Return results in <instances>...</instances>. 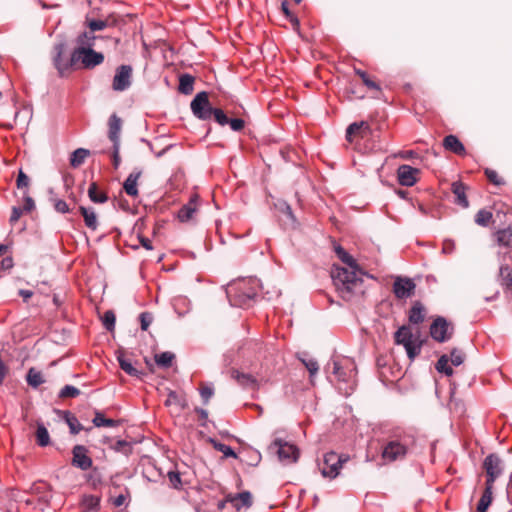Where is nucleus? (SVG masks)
I'll return each mask as SVG.
<instances>
[{"label":"nucleus","mask_w":512,"mask_h":512,"mask_svg":"<svg viewBox=\"0 0 512 512\" xmlns=\"http://www.w3.org/2000/svg\"><path fill=\"white\" fill-rule=\"evenodd\" d=\"M8 367L4 363V361L0 358V385H2L4 379L6 378V375L8 373Z\"/></svg>","instance_id":"nucleus-63"},{"label":"nucleus","mask_w":512,"mask_h":512,"mask_svg":"<svg viewBox=\"0 0 512 512\" xmlns=\"http://www.w3.org/2000/svg\"><path fill=\"white\" fill-rule=\"evenodd\" d=\"M260 281L256 278L241 279L230 283L226 289L227 298L232 306L244 307L256 297Z\"/></svg>","instance_id":"nucleus-3"},{"label":"nucleus","mask_w":512,"mask_h":512,"mask_svg":"<svg viewBox=\"0 0 512 512\" xmlns=\"http://www.w3.org/2000/svg\"><path fill=\"white\" fill-rule=\"evenodd\" d=\"M142 172L140 170L133 171L128 175L123 184V189L127 195L136 197L138 195L137 182Z\"/></svg>","instance_id":"nucleus-18"},{"label":"nucleus","mask_w":512,"mask_h":512,"mask_svg":"<svg viewBox=\"0 0 512 512\" xmlns=\"http://www.w3.org/2000/svg\"><path fill=\"white\" fill-rule=\"evenodd\" d=\"M281 9H282L283 13H284V14H285L289 19H290V21H291L293 24H296V25H298V24H299L298 19H297L296 17H294V16L291 14V12H290V10H289V8H288V3H287V1L282 2V4H281Z\"/></svg>","instance_id":"nucleus-62"},{"label":"nucleus","mask_w":512,"mask_h":512,"mask_svg":"<svg viewBox=\"0 0 512 512\" xmlns=\"http://www.w3.org/2000/svg\"><path fill=\"white\" fill-rule=\"evenodd\" d=\"M29 177L22 171V169L19 170L18 177L16 180V185L18 189L27 188L29 186Z\"/></svg>","instance_id":"nucleus-52"},{"label":"nucleus","mask_w":512,"mask_h":512,"mask_svg":"<svg viewBox=\"0 0 512 512\" xmlns=\"http://www.w3.org/2000/svg\"><path fill=\"white\" fill-rule=\"evenodd\" d=\"M214 394V388L211 385H205L200 389V395L204 404H207Z\"/></svg>","instance_id":"nucleus-51"},{"label":"nucleus","mask_w":512,"mask_h":512,"mask_svg":"<svg viewBox=\"0 0 512 512\" xmlns=\"http://www.w3.org/2000/svg\"><path fill=\"white\" fill-rule=\"evenodd\" d=\"M0 267L4 270H8L13 267V259L11 257H6L1 260Z\"/></svg>","instance_id":"nucleus-64"},{"label":"nucleus","mask_w":512,"mask_h":512,"mask_svg":"<svg viewBox=\"0 0 512 512\" xmlns=\"http://www.w3.org/2000/svg\"><path fill=\"white\" fill-rule=\"evenodd\" d=\"M348 460V457L338 455L335 452H329L324 455L323 463L320 466L321 474L324 477L335 478L338 474L344 462Z\"/></svg>","instance_id":"nucleus-6"},{"label":"nucleus","mask_w":512,"mask_h":512,"mask_svg":"<svg viewBox=\"0 0 512 512\" xmlns=\"http://www.w3.org/2000/svg\"><path fill=\"white\" fill-rule=\"evenodd\" d=\"M132 67L130 65H120L113 77L112 88L114 91L122 92L127 90L132 83Z\"/></svg>","instance_id":"nucleus-13"},{"label":"nucleus","mask_w":512,"mask_h":512,"mask_svg":"<svg viewBox=\"0 0 512 512\" xmlns=\"http://www.w3.org/2000/svg\"><path fill=\"white\" fill-rule=\"evenodd\" d=\"M231 501L234 503V507L239 510L242 507H250L252 505V495L248 491L238 493Z\"/></svg>","instance_id":"nucleus-27"},{"label":"nucleus","mask_w":512,"mask_h":512,"mask_svg":"<svg viewBox=\"0 0 512 512\" xmlns=\"http://www.w3.org/2000/svg\"><path fill=\"white\" fill-rule=\"evenodd\" d=\"M121 124V119L116 114L110 116L108 136L113 144L120 143Z\"/></svg>","instance_id":"nucleus-21"},{"label":"nucleus","mask_w":512,"mask_h":512,"mask_svg":"<svg viewBox=\"0 0 512 512\" xmlns=\"http://www.w3.org/2000/svg\"><path fill=\"white\" fill-rule=\"evenodd\" d=\"M418 173L417 168L410 165H401L397 170L398 181L402 186L411 187L417 182L416 175Z\"/></svg>","instance_id":"nucleus-16"},{"label":"nucleus","mask_w":512,"mask_h":512,"mask_svg":"<svg viewBox=\"0 0 512 512\" xmlns=\"http://www.w3.org/2000/svg\"><path fill=\"white\" fill-rule=\"evenodd\" d=\"M194 86V77L190 74H183L179 78V92L188 95L193 91Z\"/></svg>","instance_id":"nucleus-28"},{"label":"nucleus","mask_w":512,"mask_h":512,"mask_svg":"<svg viewBox=\"0 0 512 512\" xmlns=\"http://www.w3.org/2000/svg\"><path fill=\"white\" fill-rule=\"evenodd\" d=\"M23 212L24 211L22 208L14 206L12 208L11 216L9 219L10 223L11 224L16 223L19 220V218L21 217V215L23 214Z\"/></svg>","instance_id":"nucleus-61"},{"label":"nucleus","mask_w":512,"mask_h":512,"mask_svg":"<svg viewBox=\"0 0 512 512\" xmlns=\"http://www.w3.org/2000/svg\"><path fill=\"white\" fill-rule=\"evenodd\" d=\"M491 219H492V213L485 209L479 210L475 216V222L478 225L484 226V227L489 224Z\"/></svg>","instance_id":"nucleus-42"},{"label":"nucleus","mask_w":512,"mask_h":512,"mask_svg":"<svg viewBox=\"0 0 512 512\" xmlns=\"http://www.w3.org/2000/svg\"><path fill=\"white\" fill-rule=\"evenodd\" d=\"M87 25L90 29V34L93 35V32L101 31L109 26L108 20H98V19H88Z\"/></svg>","instance_id":"nucleus-41"},{"label":"nucleus","mask_w":512,"mask_h":512,"mask_svg":"<svg viewBox=\"0 0 512 512\" xmlns=\"http://www.w3.org/2000/svg\"><path fill=\"white\" fill-rule=\"evenodd\" d=\"M416 285L412 279L397 276L393 283V293L398 299L411 297L415 292Z\"/></svg>","instance_id":"nucleus-14"},{"label":"nucleus","mask_w":512,"mask_h":512,"mask_svg":"<svg viewBox=\"0 0 512 512\" xmlns=\"http://www.w3.org/2000/svg\"><path fill=\"white\" fill-rule=\"evenodd\" d=\"M355 73L362 79L363 83L369 88V89H373V90H377L379 91L380 90V86L374 82L373 80H371L368 76V74L363 71V70H360V69H355Z\"/></svg>","instance_id":"nucleus-43"},{"label":"nucleus","mask_w":512,"mask_h":512,"mask_svg":"<svg viewBox=\"0 0 512 512\" xmlns=\"http://www.w3.org/2000/svg\"><path fill=\"white\" fill-rule=\"evenodd\" d=\"M66 422L72 434H78L82 430V425L78 419L70 413H67Z\"/></svg>","instance_id":"nucleus-44"},{"label":"nucleus","mask_w":512,"mask_h":512,"mask_svg":"<svg viewBox=\"0 0 512 512\" xmlns=\"http://www.w3.org/2000/svg\"><path fill=\"white\" fill-rule=\"evenodd\" d=\"M119 150H120V143L113 144V165L114 168L117 169L120 165V156H119Z\"/></svg>","instance_id":"nucleus-60"},{"label":"nucleus","mask_w":512,"mask_h":512,"mask_svg":"<svg viewBox=\"0 0 512 512\" xmlns=\"http://www.w3.org/2000/svg\"><path fill=\"white\" fill-rule=\"evenodd\" d=\"M483 468L486 472L485 485L494 486V482L504 471V463L496 454H489L483 461Z\"/></svg>","instance_id":"nucleus-9"},{"label":"nucleus","mask_w":512,"mask_h":512,"mask_svg":"<svg viewBox=\"0 0 512 512\" xmlns=\"http://www.w3.org/2000/svg\"><path fill=\"white\" fill-rule=\"evenodd\" d=\"M298 358L307 368L310 374V378L312 379L318 373V362L315 359L308 357L306 353H302L301 355L298 356Z\"/></svg>","instance_id":"nucleus-30"},{"label":"nucleus","mask_w":512,"mask_h":512,"mask_svg":"<svg viewBox=\"0 0 512 512\" xmlns=\"http://www.w3.org/2000/svg\"><path fill=\"white\" fill-rule=\"evenodd\" d=\"M395 343L405 348L408 358L413 361L421 352L422 342L409 326H401L394 334Z\"/></svg>","instance_id":"nucleus-5"},{"label":"nucleus","mask_w":512,"mask_h":512,"mask_svg":"<svg viewBox=\"0 0 512 512\" xmlns=\"http://www.w3.org/2000/svg\"><path fill=\"white\" fill-rule=\"evenodd\" d=\"M36 441L41 447H46L50 443L49 432L42 423L37 424Z\"/></svg>","instance_id":"nucleus-34"},{"label":"nucleus","mask_w":512,"mask_h":512,"mask_svg":"<svg viewBox=\"0 0 512 512\" xmlns=\"http://www.w3.org/2000/svg\"><path fill=\"white\" fill-rule=\"evenodd\" d=\"M337 257L347 265L346 268L334 266L331 272L333 283L342 299L349 301L362 288L365 273L359 268L357 261L341 246L335 247Z\"/></svg>","instance_id":"nucleus-1"},{"label":"nucleus","mask_w":512,"mask_h":512,"mask_svg":"<svg viewBox=\"0 0 512 512\" xmlns=\"http://www.w3.org/2000/svg\"><path fill=\"white\" fill-rule=\"evenodd\" d=\"M92 422L96 427H116L120 424L118 420L105 418L104 414L100 411L95 412Z\"/></svg>","instance_id":"nucleus-29"},{"label":"nucleus","mask_w":512,"mask_h":512,"mask_svg":"<svg viewBox=\"0 0 512 512\" xmlns=\"http://www.w3.org/2000/svg\"><path fill=\"white\" fill-rule=\"evenodd\" d=\"M408 452L406 443L400 440H391L386 443L382 450V458L385 461L393 462L403 459Z\"/></svg>","instance_id":"nucleus-11"},{"label":"nucleus","mask_w":512,"mask_h":512,"mask_svg":"<svg viewBox=\"0 0 512 512\" xmlns=\"http://www.w3.org/2000/svg\"><path fill=\"white\" fill-rule=\"evenodd\" d=\"M65 47L66 45L63 42L57 43L53 47V64L62 77L65 76L72 67L76 66V62L71 61L72 53L69 56L64 55Z\"/></svg>","instance_id":"nucleus-8"},{"label":"nucleus","mask_w":512,"mask_h":512,"mask_svg":"<svg viewBox=\"0 0 512 512\" xmlns=\"http://www.w3.org/2000/svg\"><path fill=\"white\" fill-rule=\"evenodd\" d=\"M154 358L158 366L162 368H169L172 365L175 355L172 352L166 351L156 354Z\"/></svg>","instance_id":"nucleus-36"},{"label":"nucleus","mask_w":512,"mask_h":512,"mask_svg":"<svg viewBox=\"0 0 512 512\" xmlns=\"http://www.w3.org/2000/svg\"><path fill=\"white\" fill-rule=\"evenodd\" d=\"M26 381L28 385L33 388H37L45 382L43 374L35 368H30L28 370Z\"/></svg>","instance_id":"nucleus-31"},{"label":"nucleus","mask_w":512,"mask_h":512,"mask_svg":"<svg viewBox=\"0 0 512 512\" xmlns=\"http://www.w3.org/2000/svg\"><path fill=\"white\" fill-rule=\"evenodd\" d=\"M168 479L173 488H176V489L180 488L182 482H181L180 474L178 472H175V471L168 472Z\"/></svg>","instance_id":"nucleus-56"},{"label":"nucleus","mask_w":512,"mask_h":512,"mask_svg":"<svg viewBox=\"0 0 512 512\" xmlns=\"http://www.w3.org/2000/svg\"><path fill=\"white\" fill-rule=\"evenodd\" d=\"M73 459L72 464L83 470L86 471L92 467V459L88 456V450L83 445H76L74 446L72 450Z\"/></svg>","instance_id":"nucleus-15"},{"label":"nucleus","mask_w":512,"mask_h":512,"mask_svg":"<svg viewBox=\"0 0 512 512\" xmlns=\"http://www.w3.org/2000/svg\"><path fill=\"white\" fill-rule=\"evenodd\" d=\"M496 238L499 245L512 246V228L508 227L497 231Z\"/></svg>","instance_id":"nucleus-35"},{"label":"nucleus","mask_w":512,"mask_h":512,"mask_svg":"<svg viewBox=\"0 0 512 512\" xmlns=\"http://www.w3.org/2000/svg\"><path fill=\"white\" fill-rule=\"evenodd\" d=\"M424 320V308L421 303L416 302L409 312V321L412 324H420Z\"/></svg>","instance_id":"nucleus-32"},{"label":"nucleus","mask_w":512,"mask_h":512,"mask_svg":"<svg viewBox=\"0 0 512 512\" xmlns=\"http://www.w3.org/2000/svg\"><path fill=\"white\" fill-rule=\"evenodd\" d=\"M456 250V243L454 240L452 239H445L443 241V245H442V253L443 254H447V255H450V254H453Z\"/></svg>","instance_id":"nucleus-53"},{"label":"nucleus","mask_w":512,"mask_h":512,"mask_svg":"<svg viewBox=\"0 0 512 512\" xmlns=\"http://www.w3.org/2000/svg\"><path fill=\"white\" fill-rule=\"evenodd\" d=\"M485 175L487 176V178L489 179L490 182H492L493 184H495L497 186L504 184V181L502 180V178H500L498 176L497 172L492 169L487 168L485 170Z\"/></svg>","instance_id":"nucleus-54"},{"label":"nucleus","mask_w":512,"mask_h":512,"mask_svg":"<svg viewBox=\"0 0 512 512\" xmlns=\"http://www.w3.org/2000/svg\"><path fill=\"white\" fill-rule=\"evenodd\" d=\"M362 125H363V122H361L360 124L356 123V122L350 124L346 129V139L351 142L352 135L357 133L360 130Z\"/></svg>","instance_id":"nucleus-57"},{"label":"nucleus","mask_w":512,"mask_h":512,"mask_svg":"<svg viewBox=\"0 0 512 512\" xmlns=\"http://www.w3.org/2000/svg\"><path fill=\"white\" fill-rule=\"evenodd\" d=\"M464 358H465V355L461 350L454 348L451 351L450 361L454 366L461 365L464 362Z\"/></svg>","instance_id":"nucleus-47"},{"label":"nucleus","mask_w":512,"mask_h":512,"mask_svg":"<svg viewBox=\"0 0 512 512\" xmlns=\"http://www.w3.org/2000/svg\"><path fill=\"white\" fill-rule=\"evenodd\" d=\"M197 200L198 196L195 195L191 197L190 201L179 210L178 219L181 222H187L193 218V215L197 210Z\"/></svg>","instance_id":"nucleus-19"},{"label":"nucleus","mask_w":512,"mask_h":512,"mask_svg":"<svg viewBox=\"0 0 512 512\" xmlns=\"http://www.w3.org/2000/svg\"><path fill=\"white\" fill-rule=\"evenodd\" d=\"M231 377L235 379L237 383L245 389L256 390L258 388L257 379L249 373H243L238 370H232Z\"/></svg>","instance_id":"nucleus-17"},{"label":"nucleus","mask_w":512,"mask_h":512,"mask_svg":"<svg viewBox=\"0 0 512 512\" xmlns=\"http://www.w3.org/2000/svg\"><path fill=\"white\" fill-rule=\"evenodd\" d=\"M79 211L84 218L85 225L95 231L98 228L97 215L93 208H86L84 206L79 207Z\"/></svg>","instance_id":"nucleus-23"},{"label":"nucleus","mask_w":512,"mask_h":512,"mask_svg":"<svg viewBox=\"0 0 512 512\" xmlns=\"http://www.w3.org/2000/svg\"><path fill=\"white\" fill-rule=\"evenodd\" d=\"M277 207L282 213H284L291 220L292 223H296V218L293 214L291 206L288 203L279 202Z\"/></svg>","instance_id":"nucleus-50"},{"label":"nucleus","mask_w":512,"mask_h":512,"mask_svg":"<svg viewBox=\"0 0 512 512\" xmlns=\"http://www.w3.org/2000/svg\"><path fill=\"white\" fill-rule=\"evenodd\" d=\"M100 507V498L94 495H85L81 501L82 512H98Z\"/></svg>","instance_id":"nucleus-24"},{"label":"nucleus","mask_w":512,"mask_h":512,"mask_svg":"<svg viewBox=\"0 0 512 512\" xmlns=\"http://www.w3.org/2000/svg\"><path fill=\"white\" fill-rule=\"evenodd\" d=\"M329 372L332 369V374L335 376L339 383H344L347 386L344 388V393L349 395L355 386L356 367L350 359L332 360L326 367ZM339 390H343L341 386Z\"/></svg>","instance_id":"nucleus-4"},{"label":"nucleus","mask_w":512,"mask_h":512,"mask_svg":"<svg viewBox=\"0 0 512 512\" xmlns=\"http://www.w3.org/2000/svg\"><path fill=\"white\" fill-rule=\"evenodd\" d=\"M81 394V391L72 385H65L60 391H59V398L65 399V398H76Z\"/></svg>","instance_id":"nucleus-40"},{"label":"nucleus","mask_w":512,"mask_h":512,"mask_svg":"<svg viewBox=\"0 0 512 512\" xmlns=\"http://www.w3.org/2000/svg\"><path fill=\"white\" fill-rule=\"evenodd\" d=\"M139 318H140V323H141V329L146 331L148 329L149 325L152 323V320H153L152 314H150L148 312H143L140 314Z\"/></svg>","instance_id":"nucleus-55"},{"label":"nucleus","mask_w":512,"mask_h":512,"mask_svg":"<svg viewBox=\"0 0 512 512\" xmlns=\"http://www.w3.org/2000/svg\"><path fill=\"white\" fill-rule=\"evenodd\" d=\"M117 360L119 362V365L123 371H125L130 376H137L138 370L133 367L130 360L126 359L123 354H119L117 356Z\"/></svg>","instance_id":"nucleus-38"},{"label":"nucleus","mask_w":512,"mask_h":512,"mask_svg":"<svg viewBox=\"0 0 512 512\" xmlns=\"http://www.w3.org/2000/svg\"><path fill=\"white\" fill-rule=\"evenodd\" d=\"M90 154L89 150L87 149H84V148H78L76 149L72 154H71V157H70V165L74 168H77L79 166H81L86 157Z\"/></svg>","instance_id":"nucleus-33"},{"label":"nucleus","mask_w":512,"mask_h":512,"mask_svg":"<svg viewBox=\"0 0 512 512\" xmlns=\"http://www.w3.org/2000/svg\"><path fill=\"white\" fill-rule=\"evenodd\" d=\"M493 487L494 486L485 485L484 492L477 504V512H486L489 508L493 499Z\"/></svg>","instance_id":"nucleus-25"},{"label":"nucleus","mask_w":512,"mask_h":512,"mask_svg":"<svg viewBox=\"0 0 512 512\" xmlns=\"http://www.w3.org/2000/svg\"><path fill=\"white\" fill-rule=\"evenodd\" d=\"M270 449L275 451L279 460L285 463H294L299 457V451L295 445L280 439H276Z\"/></svg>","instance_id":"nucleus-10"},{"label":"nucleus","mask_w":512,"mask_h":512,"mask_svg":"<svg viewBox=\"0 0 512 512\" xmlns=\"http://www.w3.org/2000/svg\"><path fill=\"white\" fill-rule=\"evenodd\" d=\"M191 111L200 120L211 118L214 108L211 106L208 94L205 91L196 94L190 104Z\"/></svg>","instance_id":"nucleus-7"},{"label":"nucleus","mask_w":512,"mask_h":512,"mask_svg":"<svg viewBox=\"0 0 512 512\" xmlns=\"http://www.w3.org/2000/svg\"><path fill=\"white\" fill-rule=\"evenodd\" d=\"M212 115L214 116L215 121L219 125L225 126L228 124L229 118L227 117L223 110L219 108H214Z\"/></svg>","instance_id":"nucleus-49"},{"label":"nucleus","mask_w":512,"mask_h":512,"mask_svg":"<svg viewBox=\"0 0 512 512\" xmlns=\"http://www.w3.org/2000/svg\"><path fill=\"white\" fill-rule=\"evenodd\" d=\"M212 442L214 444V448L217 451L222 452L225 457H234V458L237 457L236 453L234 452V450L232 449L231 446L226 445L224 443L216 442V441H212Z\"/></svg>","instance_id":"nucleus-45"},{"label":"nucleus","mask_w":512,"mask_h":512,"mask_svg":"<svg viewBox=\"0 0 512 512\" xmlns=\"http://www.w3.org/2000/svg\"><path fill=\"white\" fill-rule=\"evenodd\" d=\"M95 36L90 33L84 32L77 38L79 47L73 50L72 60L76 65L82 68L91 69L104 61V55L92 49L94 45Z\"/></svg>","instance_id":"nucleus-2"},{"label":"nucleus","mask_w":512,"mask_h":512,"mask_svg":"<svg viewBox=\"0 0 512 512\" xmlns=\"http://www.w3.org/2000/svg\"><path fill=\"white\" fill-rule=\"evenodd\" d=\"M228 124L233 131H240L244 128L245 122L240 118L229 119Z\"/></svg>","instance_id":"nucleus-59"},{"label":"nucleus","mask_w":512,"mask_h":512,"mask_svg":"<svg viewBox=\"0 0 512 512\" xmlns=\"http://www.w3.org/2000/svg\"><path fill=\"white\" fill-rule=\"evenodd\" d=\"M103 325L108 331H112L115 327L116 317L113 311L108 310L103 316Z\"/></svg>","instance_id":"nucleus-46"},{"label":"nucleus","mask_w":512,"mask_h":512,"mask_svg":"<svg viewBox=\"0 0 512 512\" xmlns=\"http://www.w3.org/2000/svg\"><path fill=\"white\" fill-rule=\"evenodd\" d=\"M453 333V327L443 317L436 318L430 327L431 337L442 343L449 340Z\"/></svg>","instance_id":"nucleus-12"},{"label":"nucleus","mask_w":512,"mask_h":512,"mask_svg":"<svg viewBox=\"0 0 512 512\" xmlns=\"http://www.w3.org/2000/svg\"><path fill=\"white\" fill-rule=\"evenodd\" d=\"M448 362H449L448 356L442 355L436 363V369L440 373H444L447 376H451L453 374V369L451 366H449Z\"/></svg>","instance_id":"nucleus-39"},{"label":"nucleus","mask_w":512,"mask_h":512,"mask_svg":"<svg viewBox=\"0 0 512 512\" xmlns=\"http://www.w3.org/2000/svg\"><path fill=\"white\" fill-rule=\"evenodd\" d=\"M443 146L445 149L452 151L455 154L462 155L465 152L464 145L454 135H448L444 138Z\"/></svg>","instance_id":"nucleus-22"},{"label":"nucleus","mask_w":512,"mask_h":512,"mask_svg":"<svg viewBox=\"0 0 512 512\" xmlns=\"http://www.w3.org/2000/svg\"><path fill=\"white\" fill-rule=\"evenodd\" d=\"M53 202L54 209L62 214H66L70 211L68 204L62 200L57 198L50 199Z\"/></svg>","instance_id":"nucleus-48"},{"label":"nucleus","mask_w":512,"mask_h":512,"mask_svg":"<svg viewBox=\"0 0 512 512\" xmlns=\"http://www.w3.org/2000/svg\"><path fill=\"white\" fill-rule=\"evenodd\" d=\"M88 196L94 203H105L108 197L105 193L99 192L96 183H92L88 189Z\"/></svg>","instance_id":"nucleus-37"},{"label":"nucleus","mask_w":512,"mask_h":512,"mask_svg":"<svg viewBox=\"0 0 512 512\" xmlns=\"http://www.w3.org/2000/svg\"><path fill=\"white\" fill-rule=\"evenodd\" d=\"M501 285L507 292L512 293V267L502 264L500 266Z\"/></svg>","instance_id":"nucleus-26"},{"label":"nucleus","mask_w":512,"mask_h":512,"mask_svg":"<svg viewBox=\"0 0 512 512\" xmlns=\"http://www.w3.org/2000/svg\"><path fill=\"white\" fill-rule=\"evenodd\" d=\"M451 190L456 197L455 202L461 207L467 208L469 202L466 197V186L460 181H455L451 185Z\"/></svg>","instance_id":"nucleus-20"},{"label":"nucleus","mask_w":512,"mask_h":512,"mask_svg":"<svg viewBox=\"0 0 512 512\" xmlns=\"http://www.w3.org/2000/svg\"><path fill=\"white\" fill-rule=\"evenodd\" d=\"M23 199H24V206L22 208L23 211L24 212H31L35 208L34 200L32 199V197H30L27 194V192H24Z\"/></svg>","instance_id":"nucleus-58"}]
</instances>
